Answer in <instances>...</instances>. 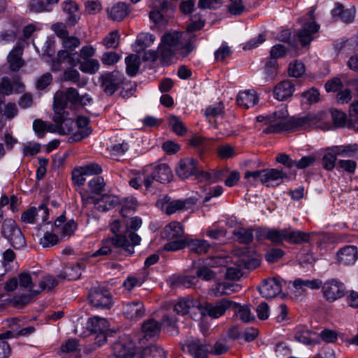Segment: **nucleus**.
Returning a JSON list of instances; mask_svg holds the SVG:
<instances>
[{
    "label": "nucleus",
    "mask_w": 358,
    "mask_h": 358,
    "mask_svg": "<svg viewBox=\"0 0 358 358\" xmlns=\"http://www.w3.org/2000/svg\"><path fill=\"white\" fill-rule=\"evenodd\" d=\"M184 34L179 31L166 33L161 39L158 53L163 63L169 65L177 55L187 56L194 48L192 42H182Z\"/></svg>",
    "instance_id": "f257e3e1"
},
{
    "label": "nucleus",
    "mask_w": 358,
    "mask_h": 358,
    "mask_svg": "<svg viewBox=\"0 0 358 358\" xmlns=\"http://www.w3.org/2000/svg\"><path fill=\"white\" fill-rule=\"evenodd\" d=\"M231 259L233 265L228 266L225 273L226 278L229 280H238L243 275V268L250 269L258 264L256 259L246 254V248L234 254Z\"/></svg>",
    "instance_id": "f03ea898"
},
{
    "label": "nucleus",
    "mask_w": 358,
    "mask_h": 358,
    "mask_svg": "<svg viewBox=\"0 0 358 358\" xmlns=\"http://www.w3.org/2000/svg\"><path fill=\"white\" fill-rule=\"evenodd\" d=\"M290 117H288L287 110L281 108L268 116L259 115L257 117L258 122H264L266 128L265 133H278L282 131L290 130Z\"/></svg>",
    "instance_id": "7ed1b4c3"
},
{
    "label": "nucleus",
    "mask_w": 358,
    "mask_h": 358,
    "mask_svg": "<svg viewBox=\"0 0 358 358\" xmlns=\"http://www.w3.org/2000/svg\"><path fill=\"white\" fill-rule=\"evenodd\" d=\"M64 109L56 110L53 107V122L55 123L50 126V133H57L60 135H68L74 133L76 124L72 118L69 117Z\"/></svg>",
    "instance_id": "20e7f679"
},
{
    "label": "nucleus",
    "mask_w": 358,
    "mask_h": 358,
    "mask_svg": "<svg viewBox=\"0 0 358 358\" xmlns=\"http://www.w3.org/2000/svg\"><path fill=\"white\" fill-rule=\"evenodd\" d=\"M81 198L85 208L89 204H93L96 210L101 212L113 208L120 201L116 196L112 194H104L99 199H95L89 192H81Z\"/></svg>",
    "instance_id": "39448f33"
},
{
    "label": "nucleus",
    "mask_w": 358,
    "mask_h": 358,
    "mask_svg": "<svg viewBox=\"0 0 358 358\" xmlns=\"http://www.w3.org/2000/svg\"><path fill=\"white\" fill-rule=\"evenodd\" d=\"M327 113L321 111L316 113H310L301 117H290V130L322 127L320 122L325 119Z\"/></svg>",
    "instance_id": "423d86ee"
},
{
    "label": "nucleus",
    "mask_w": 358,
    "mask_h": 358,
    "mask_svg": "<svg viewBox=\"0 0 358 358\" xmlns=\"http://www.w3.org/2000/svg\"><path fill=\"white\" fill-rule=\"evenodd\" d=\"M196 199L187 198L185 200H170L164 197L157 202V206L164 210L167 215H172L189 209L196 203Z\"/></svg>",
    "instance_id": "0eeeda50"
},
{
    "label": "nucleus",
    "mask_w": 358,
    "mask_h": 358,
    "mask_svg": "<svg viewBox=\"0 0 358 358\" xmlns=\"http://www.w3.org/2000/svg\"><path fill=\"white\" fill-rule=\"evenodd\" d=\"M2 235L8 240L15 249H20L25 245V239L20 228L12 219L6 220L2 226Z\"/></svg>",
    "instance_id": "6e6552de"
},
{
    "label": "nucleus",
    "mask_w": 358,
    "mask_h": 358,
    "mask_svg": "<svg viewBox=\"0 0 358 358\" xmlns=\"http://www.w3.org/2000/svg\"><path fill=\"white\" fill-rule=\"evenodd\" d=\"M108 321L101 317L94 316L89 318L87 322V329L93 334H96V343L101 345L106 342V337L109 331Z\"/></svg>",
    "instance_id": "1a4fd4ad"
},
{
    "label": "nucleus",
    "mask_w": 358,
    "mask_h": 358,
    "mask_svg": "<svg viewBox=\"0 0 358 358\" xmlns=\"http://www.w3.org/2000/svg\"><path fill=\"white\" fill-rule=\"evenodd\" d=\"M232 304L233 301L228 299H222L215 303L206 302L203 305L200 304L199 311L203 316L216 319L222 316Z\"/></svg>",
    "instance_id": "9d476101"
},
{
    "label": "nucleus",
    "mask_w": 358,
    "mask_h": 358,
    "mask_svg": "<svg viewBox=\"0 0 358 358\" xmlns=\"http://www.w3.org/2000/svg\"><path fill=\"white\" fill-rule=\"evenodd\" d=\"M123 80V74L117 71L101 74L99 77V81L104 92L109 95L115 93Z\"/></svg>",
    "instance_id": "9b49d317"
},
{
    "label": "nucleus",
    "mask_w": 358,
    "mask_h": 358,
    "mask_svg": "<svg viewBox=\"0 0 358 358\" xmlns=\"http://www.w3.org/2000/svg\"><path fill=\"white\" fill-rule=\"evenodd\" d=\"M286 282L280 278H272L264 280L259 287V292L262 297L271 299L279 294Z\"/></svg>",
    "instance_id": "f8f14e48"
},
{
    "label": "nucleus",
    "mask_w": 358,
    "mask_h": 358,
    "mask_svg": "<svg viewBox=\"0 0 358 358\" xmlns=\"http://www.w3.org/2000/svg\"><path fill=\"white\" fill-rule=\"evenodd\" d=\"M79 93L75 88L69 87L66 91H57L54 96L53 107L58 109H65L67 103L77 106Z\"/></svg>",
    "instance_id": "ddd939ff"
},
{
    "label": "nucleus",
    "mask_w": 358,
    "mask_h": 358,
    "mask_svg": "<svg viewBox=\"0 0 358 358\" xmlns=\"http://www.w3.org/2000/svg\"><path fill=\"white\" fill-rule=\"evenodd\" d=\"M113 350L117 358H132L136 353V345L129 336H124L114 343Z\"/></svg>",
    "instance_id": "4468645a"
},
{
    "label": "nucleus",
    "mask_w": 358,
    "mask_h": 358,
    "mask_svg": "<svg viewBox=\"0 0 358 358\" xmlns=\"http://www.w3.org/2000/svg\"><path fill=\"white\" fill-rule=\"evenodd\" d=\"M322 287L324 296L329 302H334L341 299L344 296L345 292L344 285L335 279L326 281Z\"/></svg>",
    "instance_id": "2eb2a0df"
},
{
    "label": "nucleus",
    "mask_w": 358,
    "mask_h": 358,
    "mask_svg": "<svg viewBox=\"0 0 358 358\" xmlns=\"http://www.w3.org/2000/svg\"><path fill=\"white\" fill-rule=\"evenodd\" d=\"M314 11L308 14V22H303L302 29L298 32V38L303 46L308 45L313 39V35L316 34L320 26L314 20Z\"/></svg>",
    "instance_id": "dca6fc26"
},
{
    "label": "nucleus",
    "mask_w": 358,
    "mask_h": 358,
    "mask_svg": "<svg viewBox=\"0 0 358 358\" xmlns=\"http://www.w3.org/2000/svg\"><path fill=\"white\" fill-rule=\"evenodd\" d=\"M38 280V275L35 272H23L18 275L19 285L21 288L29 292V299L38 294V292L36 291L38 289V285L36 284Z\"/></svg>",
    "instance_id": "f3484780"
},
{
    "label": "nucleus",
    "mask_w": 358,
    "mask_h": 358,
    "mask_svg": "<svg viewBox=\"0 0 358 358\" xmlns=\"http://www.w3.org/2000/svg\"><path fill=\"white\" fill-rule=\"evenodd\" d=\"M90 301L92 306L101 309H110L113 303L110 293L105 289H96L90 294Z\"/></svg>",
    "instance_id": "a211bd4d"
},
{
    "label": "nucleus",
    "mask_w": 358,
    "mask_h": 358,
    "mask_svg": "<svg viewBox=\"0 0 358 358\" xmlns=\"http://www.w3.org/2000/svg\"><path fill=\"white\" fill-rule=\"evenodd\" d=\"M176 171L178 177L185 179L197 174L200 170L197 161L192 158H185L179 162Z\"/></svg>",
    "instance_id": "6ab92c4d"
},
{
    "label": "nucleus",
    "mask_w": 358,
    "mask_h": 358,
    "mask_svg": "<svg viewBox=\"0 0 358 358\" xmlns=\"http://www.w3.org/2000/svg\"><path fill=\"white\" fill-rule=\"evenodd\" d=\"M89 118L85 116H79L77 118L75 132L70 137L71 142H78L87 137L92 132L89 127Z\"/></svg>",
    "instance_id": "aec40b11"
},
{
    "label": "nucleus",
    "mask_w": 358,
    "mask_h": 358,
    "mask_svg": "<svg viewBox=\"0 0 358 358\" xmlns=\"http://www.w3.org/2000/svg\"><path fill=\"white\" fill-rule=\"evenodd\" d=\"M122 313L127 319L136 320L145 315V310L141 301H135L124 303L122 307Z\"/></svg>",
    "instance_id": "412c9836"
},
{
    "label": "nucleus",
    "mask_w": 358,
    "mask_h": 358,
    "mask_svg": "<svg viewBox=\"0 0 358 358\" xmlns=\"http://www.w3.org/2000/svg\"><path fill=\"white\" fill-rule=\"evenodd\" d=\"M337 260L340 264L351 265L358 259V250L355 245H345L336 253Z\"/></svg>",
    "instance_id": "4be33fe9"
},
{
    "label": "nucleus",
    "mask_w": 358,
    "mask_h": 358,
    "mask_svg": "<svg viewBox=\"0 0 358 358\" xmlns=\"http://www.w3.org/2000/svg\"><path fill=\"white\" fill-rule=\"evenodd\" d=\"M200 303L190 298L180 299L174 306V311L179 315L193 313L199 310Z\"/></svg>",
    "instance_id": "5701e85b"
},
{
    "label": "nucleus",
    "mask_w": 358,
    "mask_h": 358,
    "mask_svg": "<svg viewBox=\"0 0 358 358\" xmlns=\"http://www.w3.org/2000/svg\"><path fill=\"white\" fill-rule=\"evenodd\" d=\"M356 14L355 7L345 9L341 4H337L331 10V16L334 21L340 19L344 23L348 24L353 22Z\"/></svg>",
    "instance_id": "b1692460"
},
{
    "label": "nucleus",
    "mask_w": 358,
    "mask_h": 358,
    "mask_svg": "<svg viewBox=\"0 0 358 358\" xmlns=\"http://www.w3.org/2000/svg\"><path fill=\"white\" fill-rule=\"evenodd\" d=\"M62 9L67 15L66 22L69 25L74 26L80 18V13L78 4L73 1L69 0L62 3Z\"/></svg>",
    "instance_id": "393cba45"
},
{
    "label": "nucleus",
    "mask_w": 358,
    "mask_h": 358,
    "mask_svg": "<svg viewBox=\"0 0 358 358\" xmlns=\"http://www.w3.org/2000/svg\"><path fill=\"white\" fill-rule=\"evenodd\" d=\"M259 98L253 90H246L240 92L236 97L238 105L244 108L254 106L258 102Z\"/></svg>",
    "instance_id": "a878e982"
},
{
    "label": "nucleus",
    "mask_w": 358,
    "mask_h": 358,
    "mask_svg": "<svg viewBox=\"0 0 358 358\" xmlns=\"http://www.w3.org/2000/svg\"><path fill=\"white\" fill-rule=\"evenodd\" d=\"M64 221L65 217L63 215H60L55 220V227L58 229V231L62 237L71 236L76 230L77 224L73 220L66 222Z\"/></svg>",
    "instance_id": "bb28decb"
},
{
    "label": "nucleus",
    "mask_w": 358,
    "mask_h": 358,
    "mask_svg": "<svg viewBox=\"0 0 358 358\" xmlns=\"http://www.w3.org/2000/svg\"><path fill=\"white\" fill-rule=\"evenodd\" d=\"M294 91V85L289 80H284L278 83L274 88V97L282 101L290 97Z\"/></svg>",
    "instance_id": "cd10ccee"
},
{
    "label": "nucleus",
    "mask_w": 358,
    "mask_h": 358,
    "mask_svg": "<svg viewBox=\"0 0 358 358\" xmlns=\"http://www.w3.org/2000/svg\"><path fill=\"white\" fill-rule=\"evenodd\" d=\"M310 234L303 231L294 230L292 228H286V241L290 244L301 245L308 243Z\"/></svg>",
    "instance_id": "c85d7f7f"
},
{
    "label": "nucleus",
    "mask_w": 358,
    "mask_h": 358,
    "mask_svg": "<svg viewBox=\"0 0 358 358\" xmlns=\"http://www.w3.org/2000/svg\"><path fill=\"white\" fill-rule=\"evenodd\" d=\"M152 176L157 181L167 182L171 180L173 173L166 164H159L154 166Z\"/></svg>",
    "instance_id": "c756f323"
},
{
    "label": "nucleus",
    "mask_w": 358,
    "mask_h": 358,
    "mask_svg": "<svg viewBox=\"0 0 358 358\" xmlns=\"http://www.w3.org/2000/svg\"><path fill=\"white\" fill-rule=\"evenodd\" d=\"M23 49L20 46L15 47L8 54L7 60L11 71H17L24 64L22 56Z\"/></svg>",
    "instance_id": "7c9ffc66"
},
{
    "label": "nucleus",
    "mask_w": 358,
    "mask_h": 358,
    "mask_svg": "<svg viewBox=\"0 0 358 358\" xmlns=\"http://www.w3.org/2000/svg\"><path fill=\"white\" fill-rule=\"evenodd\" d=\"M108 17L114 21L122 20L129 13L127 5L118 2L107 9Z\"/></svg>",
    "instance_id": "2f4dec72"
},
{
    "label": "nucleus",
    "mask_w": 358,
    "mask_h": 358,
    "mask_svg": "<svg viewBox=\"0 0 358 358\" xmlns=\"http://www.w3.org/2000/svg\"><path fill=\"white\" fill-rule=\"evenodd\" d=\"M261 235L275 244H280L284 241H286V228L282 229H264L262 231Z\"/></svg>",
    "instance_id": "473e14b6"
},
{
    "label": "nucleus",
    "mask_w": 358,
    "mask_h": 358,
    "mask_svg": "<svg viewBox=\"0 0 358 358\" xmlns=\"http://www.w3.org/2000/svg\"><path fill=\"white\" fill-rule=\"evenodd\" d=\"M317 338L318 336L315 333L310 331L305 327H299L296 329L294 338L300 343L306 345L315 343Z\"/></svg>",
    "instance_id": "72a5a7b5"
},
{
    "label": "nucleus",
    "mask_w": 358,
    "mask_h": 358,
    "mask_svg": "<svg viewBox=\"0 0 358 358\" xmlns=\"http://www.w3.org/2000/svg\"><path fill=\"white\" fill-rule=\"evenodd\" d=\"M155 41L154 35L149 33H141L138 35L135 43L132 45V49L136 52H141L146 48L152 45Z\"/></svg>",
    "instance_id": "f704fd0d"
},
{
    "label": "nucleus",
    "mask_w": 358,
    "mask_h": 358,
    "mask_svg": "<svg viewBox=\"0 0 358 358\" xmlns=\"http://www.w3.org/2000/svg\"><path fill=\"white\" fill-rule=\"evenodd\" d=\"M322 286V282L318 279L303 280L298 278L293 282V287L298 292H306L308 289H319Z\"/></svg>",
    "instance_id": "c9c22d12"
},
{
    "label": "nucleus",
    "mask_w": 358,
    "mask_h": 358,
    "mask_svg": "<svg viewBox=\"0 0 358 358\" xmlns=\"http://www.w3.org/2000/svg\"><path fill=\"white\" fill-rule=\"evenodd\" d=\"M167 7L166 0H153L151 4V11L149 17L151 21L157 23L162 20V13Z\"/></svg>",
    "instance_id": "e433bc0d"
},
{
    "label": "nucleus",
    "mask_w": 358,
    "mask_h": 358,
    "mask_svg": "<svg viewBox=\"0 0 358 358\" xmlns=\"http://www.w3.org/2000/svg\"><path fill=\"white\" fill-rule=\"evenodd\" d=\"M83 269V265L80 263L69 264L64 268L63 274L59 275V278L69 280H77L81 275Z\"/></svg>",
    "instance_id": "4c0bfd02"
},
{
    "label": "nucleus",
    "mask_w": 358,
    "mask_h": 358,
    "mask_svg": "<svg viewBox=\"0 0 358 358\" xmlns=\"http://www.w3.org/2000/svg\"><path fill=\"white\" fill-rule=\"evenodd\" d=\"M164 237L167 239H181L184 234V228L178 222H172L164 227Z\"/></svg>",
    "instance_id": "58836bf2"
},
{
    "label": "nucleus",
    "mask_w": 358,
    "mask_h": 358,
    "mask_svg": "<svg viewBox=\"0 0 358 358\" xmlns=\"http://www.w3.org/2000/svg\"><path fill=\"white\" fill-rule=\"evenodd\" d=\"M142 332L146 339L155 338L160 332L159 324L154 320H148L142 324Z\"/></svg>",
    "instance_id": "ea45409f"
},
{
    "label": "nucleus",
    "mask_w": 358,
    "mask_h": 358,
    "mask_svg": "<svg viewBox=\"0 0 358 358\" xmlns=\"http://www.w3.org/2000/svg\"><path fill=\"white\" fill-rule=\"evenodd\" d=\"M189 352L194 358H206L208 355V348L205 345L200 343L198 341H192L187 344Z\"/></svg>",
    "instance_id": "a19ab883"
},
{
    "label": "nucleus",
    "mask_w": 358,
    "mask_h": 358,
    "mask_svg": "<svg viewBox=\"0 0 358 358\" xmlns=\"http://www.w3.org/2000/svg\"><path fill=\"white\" fill-rule=\"evenodd\" d=\"M100 68L99 62L96 59H89L80 63V70L87 74H95Z\"/></svg>",
    "instance_id": "79ce46f5"
},
{
    "label": "nucleus",
    "mask_w": 358,
    "mask_h": 358,
    "mask_svg": "<svg viewBox=\"0 0 358 358\" xmlns=\"http://www.w3.org/2000/svg\"><path fill=\"white\" fill-rule=\"evenodd\" d=\"M127 65L126 71L130 76H134L138 71L140 66V59L136 55H130L125 59Z\"/></svg>",
    "instance_id": "37998d69"
},
{
    "label": "nucleus",
    "mask_w": 358,
    "mask_h": 358,
    "mask_svg": "<svg viewBox=\"0 0 358 358\" xmlns=\"http://www.w3.org/2000/svg\"><path fill=\"white\" fill-rule=\"evenodd\" d=\"M231 308L234 309V313L243 322H249L254 319V315L248 306H241L233 302Z\"/></svg>",
    "instance_id": "c03bdc74"
},
{
    "label": "nucleus",
    "mask_w": 358,
    "mask_h": 358,
    "mask_svg": "<svg viewBox=\"0 0 358 358\" xmlns=\"http://www.w3.org/2000/svg\"><path fill=\"white\" fill-rule=\"evenodd\" d=\"M104 186L103 178L100 176H96L89 181V190L85 191L84 192H89L91 196H93V194H99L103 191Z\"/></svg>",
    "instance_id": "a18cd8bd"
},
{
    "label": "nucleus",
    "mask_w": 358,
    "mask_h": 358,
    "mask_svg": "<svg viewBox=\"0 0 358 358\" xmlns=\"http://www.w3.org/2000/svg\"><path fill=\"white\" fill-rule=\"evenodd\" d=\"M356 150V143L335 146L331 149V151L334 152L336 155L345 157H353Z\"/></svg>",
    "instance_id": "49530a36"
},
{
    "label": "nucleus",
    "mask_w": 358,
    "mask_h": 358,
    "mask_svg": "<svg viewBox=\"0 0 358 358\" xmlns=\"http://www.w3.org/2000/svg\"><path fill=\"white\" fill-rule=\"evenodd\" d=\"M110 240H112L113 245L123 248L129 255L134 253V248L130 245V242L126 236L116 235L114 238H110Z\"/></svg>",
    "instance_id": "de8ad7c7"
},
{
    "label": "nucleus",
    "mask_w": 358,
    "mask_h": 358,
    "mask_svg": "<svg viewBox=\"0 0 358 358\" xmlns=\"http://www.w3.org/2000/svg\"><path fill=\"white\" fill-rule=\"evenodd\" d=\"M187 245L192 251L199 255L206 253L210 248V245L205 240H191Z\"/></svg>",
    "instance_id": "09e8293b"
},
{
    "label": "nucleus",
    "mask_w": 358,
    "mask_h": 358,
    "mask_svg": "<svg viewBox=\"0 0 358 358\" xmlns=\"http://www.w3.org/2000/svg\"><path fill=\"white\" fill-rule=\"evenodd\" d=\"M264 183L271 184L273 182L281 180L285 174L282 171L278 169L263 170Z\"/></svg>",
    "instance_id": "8fccbe9b"
},
{
    "label": "nucleus",
    "mask_w": 358,
    "mask_h": 358,
    "mask_svg": "<svg viewBox=\"0 0 358 358\" xmlns=\"http://www.w3.org/2000/svg\"><path fill=\"white\" fill-rule=\"evenodd\" d=\"M169 125L171 130L178 136H183L187 132V129L182 120L174 115L169 117Z\"/></svg>",
    "instance_id": "3c124183"
},
{
    "label": "nucleus",
    "mask_w": 358,
    "mask_h": 358,
    "mask_svg": "<svg viewBox=\"0 0 358 358\" xmlns=\"http://www.w3.org/2000/svg\"><path fill=\"white\" fill-rule=\"evenodd\" d=\"M52 123H47L41 119H36L33 122V129L38 138H43L48 131L50 132Z\"/></svg>",
    "instance_id": "603ef678"
},
{
    "label": "nucleus",
    "mask_w": 358,
    "mask_h": 358,
    "mask_svg": "<svg viewBox=\"0 0 358 358\" xmlns=\"http://www.w3.org/2000/svg\"><path fill=\"white\" fill-rule=\"evenodd\" d=\"M331 117L334 124L338 127H350L351 124L347 121V115L342 111L333 110Z\"/></svg>",
    "instance_id": "864d4df0"
},
{
    "label": "nucleus",
    "mask_w": 358,
    "mask_h": 358,
    "mask_svg": "<svg viewBox=\"0 0 358 358\" xmlns=\"http://www.w3.org/2000/svg\"><path fill=\"white\" fill-rule=\"evenodd\" d=\"M17 113L18 109L15 103H3L0 107V115L8 119H13L17 115Z\"/></svg>",
    "instance_id": "5fc2aeb1"
},
{
    "label": "nucleus",
    "mask_w": 358,
    "mask_h": 358,
    "mask_svg": "<svg viewBox=\"0 0 358 358\" xmlns=\"http://www.w3.org/2000/svg\"><path fill=\"white\" fill-rule=\"evenodd\" d=\"M142 358H166V356L162 348L152 345L144 349Z\"/></svg>",
    "instance_id": "6e6d98bb"
},
{
    "label": "nucleus",
    "mask_w": 358,
    "mask_h": 358,
    "mask_svg": "<svg viewBox=\"0 0 358 358\" xmlns=\"http://www.w3.org/2000/svg\"><path fill=\"white\" fill-rule=\"evenodd\" d=\"M113 242L110 238H106L101 241V247L96 252L91 255L92 257L108 255L112 252Z\"/></svg>",
    "instance_id": "4d7b16f0"
},
{
    "label": "nucleus",
    "mask_w": 358,
    "mask_h": 358,
    "mask_svg": "<svg viewBox=\"0 0 358 358\" xmlns=\"http://www.w3.org/2000/svg\"><path fill=\"white\" fill-rule=\"evenodd\" d=\"M120 35L117 31H111L102 41V44L106 48H115L119 45Z\"/></svg>",
    "instance_id": "13d9d810"
},
{
    "label": "nucleus",
    "mask_w": 358,
    "mask_h": 358,
    "mask_svg": "<svg viewBox=\"0 0 358 358\" xmlns=\"http://www.w3.org/2000/svg\"><path fill=\"white\" fill-rule=\"evenodd\" d=\"M237 240L241 243H249L253 239L252 232L250 229L240 228L234 232Z\"/></svg>",
    "instance_id": "bf43d9fd"
},
{
    "label": "nucleus",
    "mask_w": 358,
    "mask_h": 358,
    "mask_svg": "<svg viewBox=\"0 0 358 358\" xmlns=\"http://www.w3.org/2000/svg\"><path fill=\"white\" fill-rule=\"evenodd\" d=\"M58 284V280L51 275L44 277L43 280L38 282V293L43 290L50 291Z\"/></svg>",
    "instance_id": "052dcab7"
},
{
    "label": "nucleus",
    "mask_w": 358,
    "mask_h": 358,
    "mask_svg": "<svg viewBox=\"0 0 358 358\" xmlns=\"http://www.w3.org/2000/svg\"><path fill=\"white\" fill-rule=\"evenodd\" d=\"M305 70L306 69L303 63L299 61H294L289 64L288 73L292 77L299 78L305 73Z\"/></svg>",
    "instance_id": "680f3d73"
},
{
    "label": "nucleus",
    "mask_w": 358,
    "mask_h": 358,
    "mask_svg": "<svg viewBox=\"0 0 358 358\" xmlns=\"http://www.w3.org/2000/svg\"><path fill=\"white\" fill-rule=\"evenodd\" d=\"M233 285L227 282H220L216 284L215 287L212 289L214 296H219L231 294L233 289Z\"/></svg>",
    "instance_id": "e2e57ef3"
},
{
    "label": "nucleus",
    "mask_w": 358,
    "mask_h": 358,
    "mask_svg": "<svg viewBox=\"0 0 358 358\" xmlns=\"http://www.w3.org/2000/svg\"><path fill=\"white\" fill-rule=\"evenodd\" d=\"M145 281L144 275L129 276L124 282L123 285L127 290H131L135 287L141 286Z\"/></svg>",
    "instance_id": "0e129e2a"
},
{
    "label": "nucleus",
    "mask_w": 358,
    "mask_h": 358,
    "mask_svg": "<svg viewBox=\"0 0 358 358\" xmlns=\"http://www.w3.org/2000/svg\"><path fill=\"white\" fill-rule=\"evenodd\" d=\"M224 113V106L221 103L210 106L206 108L204 115L208 118H215L222 116Z\"/></svg>",
    "instance_id": "69168bd1"
},
{
    "label": "nucleus",
    "mask_w": 358,
    "mask_h": 358,
    "mask_svg": "<svg viewBox=\"0 0 358 358\" xmlns=\"http://www.w3.org/2000/svg\"><path fill=\"white\" fill-rule=\"evenodd\" d=\"M288 52V48L285 45L276 44L271 47L270 50V57L277 60L285 57Z\"/></svg>",
    "instance_id": "338daca9"
},
{
    "label": "nucleus",
    "mask_w": 358,
    "mask_h": 358,
    "mask_svg": "<svg viewBox=\"0 0 358 358\" xmlns=\"http://www.w3.org/2000/svg\"><path fill=\"white\" fill-rule=\"evenodd\" d=\"M217 154L222 159H229L234 157L236 155V152L231 145L224 144L221 145L217 148Z\"/></svg>",
    "instance_id": "774afa93"
}]
</instances>
